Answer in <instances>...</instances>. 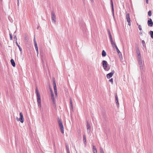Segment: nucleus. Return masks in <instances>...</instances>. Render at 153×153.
Masks as SVG:
<instances>
[{"label": "nucleus", "instance_id": "f257e3e1", "mask_svg": "<svg viewBox=\"0 0 153 153\" xmlns=\"http://www.w3.org/2000/svg\"><path fill=\"white\" fill-rule=\"evenodd\" d=\"M36 94L37 100L38 107L40 110H41V96L37 88L36 89Z\"/></svg>", "mask_w": 153, "mask_h": 153}, {"label": "nucleus", "instance_id": "f03ea898", "mask_svg": "<svg viewBox=\"0 0 153 153\" xmlns=\"http://www.w3.org/2000/svg\"><path fill=\"white\" fill-rule=\"evenodd\" d=\"M56 16L55 15V12L52 11L51 12V19L52 22L54 24L56 23Z\"/></svg>", "mask_w": 153, "mask_h": 153}, {"label": "nucleus", "instance_id": "7ed1b4c3", "mask_svg": "<svg viewBox=\"0 0 153 153\" xmlns=\"http://www.w3.org/2000/svg\"><path fill=\"white\" fill-rule=\"evenodd\" d=\"M138 64L140 65V69H143V68L144 62L142 59L141 58L137 59Z\"/></svg>", "mask_w": 153, "mask_h": 153}, {"label": "nucleus", "instance_id": "20e7f679", "mask_svg": "<svg viewBox=\"0 0 153 153\" xmlns=\"http://www.w3.org/2000/svg\"><path fill=\"white\" fill-rule=\"evenodd\" d=\"M58 123L59 124V126L60 127L61 130V132L62 134H63L64 133V128L63 126L62 123L61 121V120L59 119L58 121Z\"/></svg>", "mask_w": 153, "mask_h": 153}, {"label": "nucleus", "instance_id": "39448f33", "mask_svg": "<svg viewBox=\"0 0 153 153\" xmlns=\"http://www.w3.org/2000/svg\"><path fill=\"white\" fill-rule=\"evenodd\" d=\"M53 89H54V91L55 95L56 96H57V91L56 85L55 80L54 79V78L53 79Z\"/></svg>", "mask_w": 153, "mask_h": 153}, {"label": "nucleus", "instance_id": "423d86ee", "mask_svg": "<svg viewBox=\"0 0 153 153\" xmlns=\"http://www.w3.org/2000/svg\"><path fill=\"white\" fill-rule=\"evenodd\" d=\"M135 51L137 59L141 58L140 51L138 47L135 48Z\"/></svg>", "mask_w": 153, "mask_h": 153}, {"label": "nucleus", "instance_id": "0eeeda50", "mask_svg": "<svg viewBox=\"0 0 153 153\" xmlns=\"http://www.w3.org/2000/svg\"><path fill=\"white\" fill-rule=\"evenodd\" d=\"M20 117L19 119L17 118V121H20L21 123H23L24 122V119L23 117V114L22 112H20L19 114Z\"/></svg>", "mask_w": 153, "mask_h": 153}, {"label": "nucleus", "instance_id": "6e6552de", "mask_svg": "<svg viewBox=\"0 0 153 153\" xmlns=\"http://www.w3.org/2000/svg\"><path fill=\"white\" fill-rule=\"evenodd\" d=\"M102 66L105 70H106L107 68L108 63L106 61L103 60L102 61Z\"/></svg>", "mask_w": 153, "mask_h": 153}, {"label": "nucleus", "instance_id": "1a4fd4ad", "mask_svg": "<svg viewBox=\"0 0 153 153\" xmlns=\"http://www.w3.org/2000/svg\"><path fill=\"white\" fill-rule=\"evenodd\" d=\"M126 19L127 22L128 23V25L129 26H131V20L130 18V16L129 13L126 14Z\"/></svg>", "mask_w": 153, "mask_h": 153}, {"label": "nucleus", "instance_id": "9d476101", "mask_svg": "<svg viewBox=\"0 0 153 153\" xmlns=\"http://www.w3.org/2000/svg\"><path fill=\"white\" fill-rule=\"evenodd\" d=\"M87 131L88 133L89 134L90 132V128H91V126L89 123H88V121H87Z\"/></svg>", "mask_w": 153, "mask_h": 153}, {"label": "nucleus", "instance_id": "9b49d317", "mask_svg": "<svg viewBox=\"0 0 153 153\" xmlns=\"http://www.w3.org/2000/svg\"><path fill=\"white\" fill-rule=\"evenodd\" d=\"M114 71H112L111 72H110L107 75L106 77L108 79L110 78L114 74Z\"/></svg>", "mask_w": 153, "mask_h": 153}, {"label": "nucleus", "instance_id": "f8f14e48", "mask_svg": "<svg viewBox=\"0 0 153 153\" xmlns=\"http://www.w3.org/2000/svg\"><path fill=\"white\" fill-rule=\"evenodd\" d=\"M147 24L149 26L152 27L153 25V22L151 19L148 20L147 22Z\"/></svg>", "mask_w": 153, "mask_h": 153}, {"label": "nucleus", "instance_id": "ddd939ff", "mask_svg": "<svg viewBox=\"0 0 153 153\" xmlns=\"http://www.w3.org/2000/svg\"><path fill=\"white\" fill-rule=\"evenodd\" d=\"M111 7L112 8V12L113 13V15H114V6H113V4L112 0H111Z\"/></svg>", "mask_w": 153, "mask_h": 153}, {"label": "nucleus", "instance_id": "4468645a", "mask_svg": "<svg viewBox=\"0 0 153 153\" xmlns=\"http://www.w3.org/2000/svg\"><path fill=\"white\" fill-rule=\"evenodd\" d=\"M83 141L85 145L86 146V138L85 135H83Z\"/></svg>", "mask_w": 153, "mask_h": 153}, {"label": "nucleus", "instance_id": "2eb2a0df", "mask_svg": "<svg viewBox=\"0 0 153 153\" xmlns=\"http://www.w3.org/2000/svg\"><path fill=\"white\" fill-rule=\"evenodd\" d=\"M10 62L12 64V65L13 67H14L15 66V63L14 60L13 59H12L10 60Z\"/></svg>", "mask_w": 153, "mask_h": 153}, {"label": "nucleus", "instance_id": "dca6fc26", "mask_svg": "<svg viewBox=\"0 0 153 153\" xmlns=\"http://www.w3.org/2000/svg\"><path fill=\"white\" fill-rule=\"evenodd\" d=\"M66 148L67 153H70L69 146L67 144H66Z\"/></svg>", "mask_w": 153, "mask_h": 153}, {"label": "nucleus", "instance_id": "f3484780", "mask_svg": "<svg viewBox=\"0 0 153 153\" xmlns=\"http://www.w3.org/2000/svg\"><path fill=\"white\" fill-rule=\"evenodd\" d=\"M93 153H97V150L94 146H93Z\"/></svg>", "mask_w": 153, "mask_h": 153}, {"label": "nucleus", "instance_id": "a211bd4d", "mask_svg": "<svg viewBox=\"0 0 153 153\" xmlns=\"http://www.w3.org/2000/svg\"><path fill=\"white\" fill-rule=\"evenodd\" d=\"M111 45L112 47L114 48V47H115L116 46H117L115 42H114L113 40L111 41Z\"/></svg>", "mask_w": 153, "mask_h": 153}, {"label": "nucleus", "instance_id": "6ab92c4d", "mask_svg": "<svg viewBox=\"0 0 153 153\" xmlns=\"http://www.w3.org/2000/svg\"><path fill=\"white\" fill-rule=\"evenodd\" d=\"M51 99L53 102V104L54 105H55L54 96L51 97Z\"/></svg>", "mask_w": 153, "mask_h": 153}, {"label": "nucleus", "instance_id": "aec40b11", "mask_svg": "<svg viewBox=\"0 0 153 153\" xmlns=\"http://www.w3.org/2000/svg\"><path fill=\"white\" fill-rule=\"evenodd\" d=\"M102 55L103 57H105L106 56V53L104 50L102 51Z\"/></svg>", "mask_w": 153, "mask_h": 153}, {"label": "nucleus", "instance_id": "412c9836", "mask_svg": "<svg viewBox=\"0 0 153 153\" xmlns=\"http://www.w3.org/2000/svg\"><path fill=\"white\" fill-rule=\"evenodd\" d=\"M116 48V50L117 51V53L118 54H121V53L120 52V51L118 49V48L117 47V46H116L115 47Z\"/></svg>", "mask_w": 153, "mask_h": 153}, {"label": "nucleus", "instance_id": "4be33fe9", "mask_svg": "<svg viewBox=\"0 0 153 153\" xmlns=\"http://www.w3.org/2000/svg\"><path fill=\"white\" fill-rule=\"evenodd\" d=\"M16 45L18 46V47L19 48V51H22V48H21L20 47V46L18 44V42H16Z\"/></svg>", "mask_w": 153, "mask_h": 153}, {"label": "nucleus", "instance_id": "5701e85b", "mask_svg": "<svg viewBox=\"0 0 153 153\" xmlns=\"http://www.w3.org/2000/svg\"><path fill=\"white\" fill-rule=\"evenodd\" d=\"M149 34H150L151 37L153 39V31H150L149 32Z\"/></svg>", "mask_w": 153, "mask_h": 153}, {"label": "nucleus", "instance_id": "b1692460", "mask_svg": "<svg viewBox=\"0 0 153 153\" xmlns=\"http://www.w3.org/2000/svg\"><path fill=\"white\" fill-rule=\"evenodd\" d=\"M35 48L36 50V52L37 53V55L38 56V53H39L38 47L37 46H35Z\"/></svg>", "mask_w": 153, "mask_h": 153}, {"label": "nucleus", "instance_id": "393cba45", "mask_svg": "<svg viewBox=\"0 0 153 153\" xmlns=\"http://www.w3.org/2000/svg\"><path fill=\"white\" fill-rule=\"evenodd\" d=\"M142 43L143 45V46L144 47H146V45L145 44V42L144 40H142Z\"/></svg>", "mask_w": 153, "mask_h": 153}, {"label": "nucleus", "instance_id": "a878e982", "mask_svg": "<svg viewBox=\"0 0 153 153\" xmlns=\"http://www.w3.org/2000/svg\"><path fill=\"white\" fill-rule=\"evenodd\" d=\"M137 24L138 26V28L141 31L142 30L141 26L140 25H139L138 23H137Z\"/></svg>", "mask_w": 153, "mask_h": 153}, {"label": "nucleus", "instance_id": "bb28decb", "mask_svg": "<svg viewBox=\"0 0 153 153\" xmlns=\"http://www.w3.org/2000/svg\"><path fill=\"white\" fill-rule=\"evenodd\" d=\"M33 41H34V46H37V44L36 43V40L35 37L34 38Z\"/></svg>", "mask_w": 153, "mask_h": 153}, {"label": "nucleus", "instance_id": "cd10ccee", "mask_svg": "<svg viewBox=\"0 0 153 153\" xmlns=\"http://www.w3.org/2000/svg\"><path fill=\"white\" fill-rule=\"evenodd\" d=\"M148 15L149 16H152V13L151 10H149L148 11Z\"/></svg>", "mask_w": 153, "mask_h": 153}, {"label": "nucleus", "instance_id": "c85d7f7f", "mask_svg": "<svg viewBox=\"0 0 153 153\" xmlns=\"http://www.w3.org/2000/svg\"><path fill=\"white\" fill-rule=\"evenodd\" d=\"M100 153H104L103 149L102 148L100 147Z\"/></svg>", "mask_w": 153, "mask_h": 153}, {"label": "nucleus", "instance_id": "c756f323", "mask_svg": "<svg viewBox=\"0 0 153 153\" xmlns=\"http://www.w3.org/2000/svg\"><path fill=\"white\" fill-rule=\"evenodd\" d=\"M14 41L16 42H17V38L16 36H14Z\"/></svg>", "mask_w": 153, "mask_h": 153}, {"label": "nucleus", "instance_id": "7c9ffc66", "mask_svg": "<svg viewBox=\"0 0 153 153\" xmlns=\"http://www.w3.org/2000/svg\"><path fill=\"white\" fill-rule=\"evenodd\" d=\"M109 81L111 82L112 84H113V78H111L109 79Z\"/></svg>", "mask_w": 153, "mask_h": 153}, {"label": "nucleus", "instance_id": "2f4dec72", "mask_svg": "<svg viewBox=\"0 0 153 153\" xmlns=\"http://www.w3.org/2000/svg\"><path fill=\"white\" fill-rule=\"evenodd\" d=\"M70 104H71V106L72 109H73V106L72 104V102L71 100H70Z\"/></svg>", "mask_w": 153, "mask_h": 153}, {"label": "nucleus", "instance_id": "473e14b6", "mask_svg": "<svg viewBox=\"0 0 153 153\" xmlns=\"http://www.w3.org/2000/svg\"><path fill=\"white\" fill-rule=\"evenodd\" d=\"M51 97L54 96L52 90L51 91Z\"/></svg>", "mask_w": 153, "mask_h": 153}, {"label": "nucleus", "instance_id": "72a5a7b5", "mask_svg": "<svg viewBox=\"0 0 153 153\" xmlns=\"http://www.w3.org/2000/svg\"><path fill=\"white\" fill-rule=\"evenodd\" d=\"M10 39L11 40H12L13 39V37L12 36V35L11 34H10Z\"/></svg>", "mask_w": 153, "mask_h": 153}, {"label": "nucleus", "instance_id": "f704fd0d", "mask_svg": "<svg viewBox=\"0 0 153 153\" xmlns=\"http://www.w3.org/2000/svg\"><path fill=\"white\" fill-rule=\"evenodd\" d=\"M42 62L43 64H44V57H43V56H42Z\"/></svg>", "mask_w": 153, "mask_h": 153}, {"label": "nucleus", "instance_id": "c9c22d12", "mask_svg": "<svg viewBox=\"0 0 153 153\" xmlns=\"http://www.w3.org/2000/svg\"><path fill=\"white\" fill-rule=\"evenodd\" d=\"M109 37L110 39V41H111L113 40L111 35H109Z\"/></svg>", "mask_w": 153, "mask_h": 153}, {"label": "nucleus", "instance_id": "e433bc0d", "mask_svg": "<svg viewBox=\"0 0 153 153\" xmlns=\"http://www.w3.org/2000/svg\"><path fill=\"white\" fill-rule=\"evenodd\" d=\"M116 103L117 104V107H119V103L118 102V101L117 102V101L116 102Z\"/></svg>", "mask_w": 153, "mask_h": 153}, {"label": "nucleus", "instance_id": "4c0bfd02", "mask_svg": "<svg viewBox=\"0 0 153 153\" xmlns=\"http://www.w3.org/2000/svg\"><path fill=\"white\" fill-rule=\"evenodd\" d=\"M108 33L109 36L111 35V33H110V31L109 30H108Z\"/></svg>", "mask_w": 153, "mask_h": 153}, {"label": "nucleus", "instance_id": "58836bf2", "mask_svg": "<svg viewBox=\"0 0 153 153\" xmlns=\"http://www.w3.org/2000/svg\"><path fill=\"white\" fill-rule=\"evenodd\" d=\"M118 101V98H115V101L117 102Z\"/></svg>", "mask_w": 153, "mask_h": 153}, {"label": "nucleus", "instance_id": "ea45409f", "mask_svg": "<svg viewBox=\"0 0 153 153\" xmlns=\"http://www.w3.org/2000/svg\"><path fill=\"white\" fill-rule=\"evenodd\" d=\"M146 2L147 4H148L149 3V0H146Z\"/></svg>", "mask_w": 153, "mask_h": 153}, {"label": "nucleus", "instance_id": "a19ab883", "mask_svg": "<svg viewBox=\"0 0 153 153\" xmlns=\"http://www.w3.org/2000/svg\"><path fill=\"white\" fill-rule=\"evenodd\" d=\"M115 98H118V97L117 96V94L116 93V94H115Z\"/></svg>", "mask_w": 153, "mask_h": 153}, {"label": "nucleus", "instance_id": "79ce46f5", "mask_svg": "<svg viewBox=\"0 0 153 153\" xmlns=\"http://www.w3.org/2000/svg\"><path fill=\"white\" fill-rule=\"evenodd\" d=\"M17 4L18 6H19V1L17 2Z\"/></svg>", "mask_w": 153, "mask_h": 153}, {"label": "nucleus", "instance_id": "37998d69", "mask_svg": "<svg viewBox=\"0 0 153 153\" xmlns=\"http://www.w3.org/2000/svg\"><path fill=\"white\" fill-rule=\"evenodd\" d=\"M142 33L141 32H140V35H141V34H142Z\"/></svg>", "mask_w": 153, "mask_h": 153}, {"label": "nucleus", "instance_id": "c03bdc74", "mask_svg": "<svg viewBox=\"0 0 153 153\" xmlns=\"http://www.w3.org/2000/svg\"><path fill=\"white\" fill-rule=\"evenodd\" d=\"M91 1L92 2H93V1H94L93 0H91Z\"/></svg>", "mask_w": 153, "mask_h": 153}, {"label": "nucleus", "instance_id": "a18cd8bd", "mask_svg": "<svg viewBox=\"0 0 153 153\" xmlns=\"http://www.w3.org/2000/svg\"><path fill=\"white\" fill-rule=\"evenodd\" d=\"M17 2L19 1V0H17Z\"/></svg>", "mask_w": 153, "mask_h": 153}, {"label": "nucleus", "instance_id": "49530a36", "mask_svg": "<svg viewBox=\"0 0 153 153\" xmlns=\"http://www.w3.org/2000/svg\"><path fill=\"white\" fill-rule=\"evenodd\" d=\"M0 1H1L2 0H0Z\"/></svg>", "mask_w": 153, "mask_h": 153}]
</instances>
